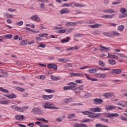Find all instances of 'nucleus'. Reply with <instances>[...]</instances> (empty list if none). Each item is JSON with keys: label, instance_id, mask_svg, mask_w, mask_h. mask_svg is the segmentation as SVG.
<instances>
[{"label": "nucleus", "instance_id": "f257e3e1", "mask_svg": "<svg viewBox=\"0 0 127 127\" xmlns=\"http://www.w3.org/2000/svg\"><path fill=\"white\" fill-rule=\"evenodd\" d=\"M77 85V83L75 82H69L67 84V86H64V91H66L67 90H78V88L76 87V86Z\"/></svg>", "mask_w": 127, "mask_h": 127}, {"label": "nucleus", "instance_id": "f03ea898", "mask_svg": "<svg viewBox=\"0 0 127 127\" xmlns=\"http://www.w3.org/2000/svg\"><path fill=\"white\" fill-rule=\"evenodd\" d=\"M54 104L53 103H52L51 102L46 103L43 105V108L45 109H49L50 110H51L52 109H58V108L57 107H55L54 106Z\"/></svg>", "mask_w": 127, "mask_h": 127}, {"label": "nucleus", "instance_id": "7ed1b4c3", "mask_svg": "<svg viewBox=\"0 0 127 127\" xmlns=\"http://www.w3.org/2000/svg\"><path fill=\"white\" fill-rule=\"evenodd\" d=\"M102 116V114L100 113L94 114L91 112H90L87 117L88 118H91V119H95L96 118H100Z\"/></svg>", "mask_w": 127, "mask_h": 127}, {"label": "nucleus", "instance_id": "20e7f679", "mask_svg": "<svg viewBox=\"0 0 127 127\" xmlns=\"http://www.w3.org/2000/svg\"><path fill=\"white\" fill-rule=\"evenodd\" d=\"M99 47H100L101 48V49H99V51H101V52H102L103 51H105V52H109V51H111V50H110L111 48L104 47V46H103L102 45H100Z\"/></svg>", "mask_w": 127, "mask_h": 127}, {"label": "nucleus", "instance_id": "39448f33", "mask_svg": "<svg viewBox=\"0 0 127 127\" xmlns=\"http://www.w3.org/2000/svg\"><path fill=\"white\" fill-rule=\"evenodd\" d=\"M123 72V70L122 69H115L112 70V71H110L111 74H117V75H119V74H121L122 72Z\"/></svg>", "mask_w": 127, "mask_h": 127}, {"label": "nucleus", "instance_id": "423d86ee", "mask_svg": "<svg viewBox=\"0 0 127 127\" xmlns=\"http://www.w3.org/2000/svg\"><path fill=\"white\" fill-rule=\"evenodd\" d=\"M94 105H101L103 103V100L101 98H95L93 99Z\"/></svg>", "mask_w": 127, "mask_h": 127}, {"label": "nucleus", "instance_id": "0eeeda50", "mask_svg": "<svg viewBox=\"0 0 127 127\" xmlns=\"http://www.w3.org/2000/svg\"><path fill=\"white\" fill-rule=\"evenodd\" d=\"M32 111L34 114H36L37 115H42V111L40 110L38 108H34L32 110Z\"/></svg>", "mask_w": 127, "mask_h": 127}, {"label": "nucleus", "instance_id": "6e6552de", "mask_svg": "<svg viewBox=\"0 0 127 127\" xmlns=\"http://www.w3.org/2000/svg\"><path fill=\"white\" fill-rule=\"evenodd\" d=\"M48 68L49 69H51V68H53L54 70H57V65L54 64H50L47 65Z\"/></svg>", "mask_w": 127, "mask_h": 127}, {"label": "nucleus", "instance_id": "1a4fd4ad", "mask_svg": "<svg viewBox=\"0 0 127 127\" xmlns=\"http://www.w3.org/2000/svg\"><path fill=\"white\" fill-rule=\"evenodd\" d=\"M113 36H120V33L116 31H112L110 32L109 37H113Z\"/></svg>", "mask_w": 127, "mask_h": 127}, {"label": "nucleus", "instance_id": "9d476101", "mask_svg": "<svg viewBox=\"0 0 127 127\" xmlns=\"http://www.w3.org/2000/svg\"><path fill=\"white\" fill-rule=\"evenodd\" d=\"M32 20H34V21H36L37 22H39L40 21V18L37 15H34L31 16V17Z\"/></svg>", "mask_w": 127, "mask_h": 127}, {"label": "nucleus", "instance_id": "9b49d317", "mask_svg": "<svg viewBox=\"0 0 127 127\" xmlns=\"http://www.w3.org/2000/svg\"><path fill=\"white\" fill-rule=\"evenodd\" d=\"M106 115V117L107 118H113V117H119V114L118 113H108L107 114V113L105 114Z\"/></svg>", "mask_w": 127, "mask_h": 127}, {"label": "nucleus", "instance_id": "f8f14e48", "mask_svg": "<svg viewBox=\"0 0 127 127\" xmlns=\"http://www.w3.org/2000/svg\"><path fill=\"white\" fill-rule=\"evenodd\" d=\"M4 97H6V98H8L9 99H15L16 98V95L14 94H4Z\"/></svg>", "mask_w": 127, "mask_h": 127}, {"label": "nucleus", "instance_id": "ddd939ff", "mask_svg": "<svg viewBox=\"0 0 127 127\" xmlns=\"http://www.w3.org/2000/svg\"><path fill=\"white\" fill-rule=\"evenodd\" d=\"M115 109H117V107L113 105H109L106 106V110H107V111H112V110Z\"/></svg>", "mask_w": 127, "mask_h": 127}, {"label": "nucleus", "instance_id": "4468645a", "mask_svg": "<svg viewBox=\"0 0 127 127\" xmlns=\"http://www.w3.org/2000/svg\"><path fill=\"white\" fill-rule=\"evenodd\" d=\"M70 10L67 8H63L60 11L61 14H64V13H69Z\"/></svg>", "mask_w": 127, "mask_h": 127}, {"label": "nucleus", "instance_id": "2eb2a0df", "mask_svg": "<svg viewBox=\"0 0 127 127\" xmlns=\"http://www.w3.org/2000/svg\"><path fill=\"white\" fill-rule=\"evenodd\" d=\"M42 98L44 99V100H50V99H52V98H53V95H42Z\"/></svg>", "mask_w": 127, "mask_h": 127}, {"label": "nucleus", "instance_id": "dca6fc26", "mask_svg": "<svg viewBox=\"0 0 127 127\" xmlns=\"http://www.w3.org/2000/svg\"><path fill=\"white\" fill-rule=\"evenodd\" d=\"M108 58H113V59H119V57L115 55H112L111 54H108Z\"/></svg>", "mask_w": 127, "mask_h": 127}, {"label": "nucleus", "instance_id": "f3484780", "mask_svg": "<svg viewBox=\"0 0 127 127\" xmlns=\"http://www.w3.org/2000/svg\"><path fill=\"white\" fill-rule=\"evenodd\" d=\"M76 24H77L76 22H67L65 25L66 26H74Z\"/></svg>", "mask_w": 127, "mask_h": 127}, {"label": "nucleus", "instance_id": "a211bd4d", "mask_svg": "<svg viewBox=\"0 0 127 127\" xmlns=\"http://www.w3.org/2000/svg\"><path fill=\"white\" fill-rule=\"evenodd\" d=\"M114 16H115V14H113L112 15H104L103 16H102V17L103 18H113V17H114Z\"/></svg>", "mask_w": 127, "mask_h": 127}, {"label": "nucleus", "instance_id": "6ab92c4d", "mask_svg": "<svg viewBox=\"0 0 127 127\" xmlns=\"http://www.w3.org/2000/svg\"><path fill=\"white\" fill-rule=\"evenodd\" d=\"M24 116L23 115H16L15 119L18 121H21V120H23L24 119Z\"/></svg>", "mask_w": 127, "mask_h": 127}, {"label": "nucleus", "instance_id": "aec40b11", "mask_svg": "<svg viewBox=\"0 0 127 127\" xmlns=\"http://www.w3.org/2000/svg\"><path fill=\"white\" fill-rule=\"evenodd\" d=\"M96 76L98 78H106V77H107V74L105 73H97L96 74Z\"/></svg>", "mask_w": 127, "mask_h": 127}, {"label": "nucleus", "instance_id": "412c9836", "mask_svg": "<svg viewBox=\"0 0 127 127\" xmlns=\"http://www.w3.org/2000/svg\"><path fill=\"white\" fill-rule=\"evenodd\" d=\"M73 101V98H66L64 100V102L65 104H68V103H70Z\"/></svg>", "mask_w": 127, "mask_h": 127}, {"label": "nucleus", "instance_id": "4be33fe9", "mask_svg": "<svg viewBox=\"0 0 127 127\" xmlns=\"http://www.w3.org/2000/svg\"><path fill=\"white\" fill-rule=\"evenodd\" d=\"M92 110L91 111H92V112H94V113H97L98 112V113H100L101 112V108L99 107H96L94 108H91Z\"/></svg>", "mask_w": 127, "mask_h": 127}, {"label": "nucleus", "instance_id": "5701e85b", "mask_svg": "<svg viewBox=\"0 0 127 127\" xmlns=\"http://www.w3.org/2000/svg\"><path fill=\"white\" fill-rule=\"evenodd\" d=\"M74 5L76 7H83L85 6V5H84L83 4H80L78 2L74 3Z\"/></svg>", "mask_w": 127, "mask_h": 127}, {"label": "nucleus", "instance_id": "b1692460", "mask_svg": "<svg viewBox=\"0 0 127 127\" xmlns=\"http://www.w3.org/2000/svg\"><path fill=\"white\" fill-rule=\"evenodd\" d=\"M51 79H52L53 81H58V80H60V77L58 76H55L54 75H51Z\"/></svg>", "mask_w": 127, "mask_h": 127}, {"label": "nucleus", "instance_id": "393cba45", "mask_svg": "<svg viewBox=\"0 0 127 127\" xmlns=\"http://www.w3.org/2000/svg\"><path fill=\"white\" fill-rule=\"evenodd\" d=\"M69 40H70V37H66V39H62L61 40V42H62V43H66L69 42Z\"/></svg>", "mask_w": 127, "mask_h": 127}, {"label": "nucleus", "instance_id": "a878e982", "mask_svg": "<svg viewBox=\"0 0 127 127\" xmlns=\"http://www.w3.org/2000/svg\"><path fill=\"white\" fill-rule=\"evenodd\" d=\"M109 64L111 65H116L117 62L115 61V60H113L112 59L108 60Z\"/></svg>", "mask_w": 127, "mask_h": 127}, {"label": "nucleus", "instance_id": "bb28decb", "mask_svg": "<svg viewBox=\"0 0 127 127\" xmlns=\"http://www.w3.org/2000/svg\"><path fill=\"white\" fill-rule=\"evenodd\" d=\"M105 97L106 98H111V97H113V93L111 92L105 93Z\"/></svg>", "mask_w": 127, "mask_h": 127}, {"label": "nucleus", "instance_id": "cd10ccee", "mask_svg": "<svg viewBox=\"0 0 127 127\" xmlns=\"http://www.w3.org/2000/svg\"><path fill=\"white\" fill-rule=\"evenodd\" d=\"M124 29H125V26L122 25L118 26L117 30H118L119 31H123V30Z\"/></svg>", "mask_w": 127, "mask_h": 127}, {"label": "nucleus", "instance_id": "c85d7f7f", "mask_svg": "<svg viewBox=\"0 0 127 127\" xmlns=\"http://www.w3.org/2000/svg\"><path fill=\"white\" fill-rule=\"evenodd\" d=\"M0 91L1 92H3V93H6V94L9 93V91H8V90L4 89L2 87H0Z\"/></svg>", "mask_w": 127, "mask_h": 127}, {"label": "nucleus", "instance_id": "c756f323", "mask_svg": "<svg viewBox=\"0 0 127 127\" xmlns=\"http://www.w3.org/2000/svg\"><path fill=\"white\" fill-rule=\"evenodd\" d=\"M99 64L100 66H102V67H106V64H105V63H104V62H103V61L100 60L99 61Z\"/></svg>", "mask_w": 127, "mask_h": 127}, {"label": "nucleus", "instance_id": "7c9ffc66", "mask_svg": "<svg viewBox=\"0 0 127 127\" xmlns=\"http://www.w3.org/2000/svg\"><path fill=\"white\" fill-rule=\"evenodd\" d=\"M27 44V40H24L21 41L20 45H26Z\"/></svg>", "mask_w": 127, "mask_h": 127}, {"label": "nucleus", "instance_id": "2f4dec72", "mask_svg": "<svg viewBox=\"0 0 127 127\" xmlns=\"http://www.w3.org/2000/svg\"><path fill=\"white\" fill-rule=\"evenodd\" d=\"M120 12L122 13H125V12H127V9L126 8L121 7L120 9Z\"/></svg>", "mask_w": 127, "mask_h": 127}, {"label": "nucleus", "instance_id": "473e14b6", "mask_svg": "<svg viewBox=\"0 0 127 127\" xmlns=\"http://www.w3.org/2000/svg\"><path fill=\"white\" fill-rule=\"evenodd\" d=\"M89 73H96V72H97V69L91 68L89 69Z\"/></svg>", "mask_w": 127, "mask_h": 127}, {"label": "nucleus", "instance_id": "72a5a7b5", "mask_svg": "<svg viewBox=\"0 0 127 127\" xmlns=\"http://www.w3.org/2000/svg\"><path fill=\"white\" fill-rule=\"evenodd\" d=\"M39 37H47V36H48V34L47 33L39 34Z\"/></svg>", "mask_w": 127, "mask_h": 127}, {"label": "nucleus", "instance_id": "f704fd0d", "mask_svg": "<svg viewBox=\"0 0 127 127\" xmlns=\"http://www.w3.org/2000/svg\"><path fill=\"white\" fill-rule=\"evenodd\" d=\"M99 70H101L102 71H106V70H111V68H106V67H104V68H102V67H99Z\"/></svg>", "mask_w": 127, "mask_h": 127}, {"label": "nucleus", "instance_id": "c9c22d12", "mask_svg": "<svg viewBox=\"0 0 127 127\" xmlns=\"http://www.w3.org/2000/svg\"><path fill=\"white\" fill-rule=\"evenodd\" d=\"M38 48L41 47V48H45L46 47V44L41 43L39 44V45L38 46Z\"/></svg>", "mask_w": 127, "mask_h": 127}, {"label": "nucleus", "instance_id": "e433bc0d", "mask_svg": "<svg viewBox=\"0 0 127 127\" xmlns=\"http://www.w3.org/2000/svg\"><path fill=\"white\" fill-rule=\"evenodd\" d=\"M64 66L65 68H69V67H73V64H66Z\"/></svg>", "mask_w": 127, "mask_h": 127}, {"label": "nucleus", "instance_id": "4c0bfd02", "mask_svg": "<svg viewBox=\"0 0 127 127\" xmlns=\"http://www.w3.org/2000/svg\"><path fill=\"white\" fill-rule=\"evenodd\" d=\"M16 90H17V91H20V92H24V91H25V89L19 87H16Z\"/></svg>", "mask_w": 127, "mask_h": 127}, {"label": "nucleus", "instance_id": "58836bf2", "mask_svg": "<svg viewBox=\"0 0 127 127\" xmlns=\"http://www.w3.org/2000/svg\"><path fill=\"white\" fill-rule=\"evenodd\" d=\"M5 36L7 39H11L12 38V35L11 34H7Z\"/></svg>", "mask_w": 127, "mask_h": 127}, {"label": "nucleus", "instance_id": "ea45409f", "mask_svg": "<svg viewBox=\"0 0 127 127\" xmlns=\"http://www.w3.org/2000/svg\"><path fill=\"white\" fill-rule=\"evenodd\" d=\"M68 116L67 117V119H72L73 117H75V114H68Z\"/></svg>", "mask_w": 127, "mask_h": 127}, {"label": "nucleus", "instance_id": "a19ab883", "mask_svg": "<svg viewBox=\"0 0 127 127\" xmlns=\"http://www.w3.org/2000/svg\"><path fill=\"white\" fill-rule=\"evenodd\" d=\"M117 55L120 56V57H122V58H127V56H125L123 54L117 53Z\"/></svg>", "mask_w": 127, "mask_h": 127}, {"label": "nucleus", "instance_id": "79ce46f5", "mask_svg": "<svg viewBox=\"0 0 127 127\" xmlns=\"http://www.w3.org/2000/svg\"><path fill=\"white\" fill-rule=\"evenodd\" d=\"M40 8H41V9H45V4L43 3H41L40 4Z\"/></svg>", "mask_w": 127, "mask_h": 127}, {"label": "nucleus", "instance_id": "37998d69", "mask_svg": "<svg viewBox=\"0 0 127 127\" xmlns=\"http://www.w3.org/2000/svg\"><path fill=\"white\" fill-rule=\"evenodd\" d=\"M45 92H47V93H55V91L52 89H46Z\"/></svg>", "mask_w": 127, "mask_h": 127}, {"label": "nucleus", "instance_id": "c03bdc74", "mask_svg": "<svg viewBox=\"0 0 127 127\" xmlns=\"http://www.w3.org/2000/svg\"><path fill=\"white\" fill-rule=\"evenodd\" d=\"M127 17V15H126V13H123L122 14H121L119 15L120 18H123V17Z\"/></svg>", "mask_w": 127, "mask_h": 127}, {"label": "nucleus", "instance_id": "a18cd8bd", "mask_svg": "<svg viewBox=\"0 0 127 127\" xmlns=\"http://www.w3.org/2000/svg\"><path fill=\"white\" fill-rule=\"evenodd\" d=\"M70 6V4L69 3H64L62 5V7H69Z\"/></svg>", "mask_w": 127, "mask_h": 127}, {"label": "nucleus", "instance_id": "49530a36", "mask_svg": "<svg viewBox=\"0 0 127 127\" xmlns=\"http://www.w3.org/2000/svg\"><path fill=\"white\" fill-rule=\"evenodd\" d=\"M90 121H92V122H93V120L91 119H84L82 120V123H89Z\"/></svg>", "mask_w": 127, "mask_h": 127}, {"label": "nucleus", "instance_id": "de8ad7c7", "mask_svg": "<svg viewBox=\"0 0 127 127\" xmlns=\"http://www.w3.org/2000/svg\"><path fill=\"white\" fill-rule=\"evenodd\" d=\"M16 111H17L18 112H23V109H22V108L21 107H18Z\"/></svg>", "mask_w": 127, "mask_h": 127}, {"label": "nucleus", "instance_id": "09e8293b", "mask_svg": "<svg viewBox=\"0 0 127 127\" xmlns=\"http://www.w3.org/2000/svg\"><path fill=\"white\" fill-rule=\"evenodd\" d=\"M6 16L7 17V18H12V15L9 14V13H6Z\"/></svg>", "mask_w": 127, "mask_h": 127}, {"label": "nucleus", "instance_id": "8fccbe9b", "mask_svg": "<svg viewBox=\"0 0 127 127\" xmlns=\"http://www.w3.org/2000/svg\"><path fill=\"white\" fill-rule=\"evenodd\" d=\"M16 24V25H18L19 26H20L23 24V21H19L18 23H17Z\"/></svg>", "mask_w": 127, "mask_h": 127}, {"label": "nucleus", "instance_id": "3c124183", "mask_svg": "<svg viewBox=\"0 0 127 127\" xmlns=\"http://www.w3.org/2000/svg\"><path fill=\"white\" fill-rule=\"evenodd\" d=\"M65 32H67V33H70V32H71V31H72V30H73V29L71 28V29H65Z\"/></svg>", "mask_w": 127, "mask_h": 127}, {"label": "nucleus", "instance_id": "603ef678", "mask_svg": "<svg viewBox=\"0 0 127 127\" xmlns=\"http://www.w3.org/2000/svg\"><path fill=\"white\" fill-rule=\"evenodd\" d=\"M65 32H66L65 29L59 30V33H65Z\"/></svg>", "mask_w": 127, "mask_h": 127}, {"label": "nucleus", "instance_id": "864d4df0", "mask_svg": "<svg viewBox=\"0 0 127 127\" xmlns=\"http://www.w3.org/2000/svg\"><path fill=\"white\" fill-rule=\"evenodd\" d=\"M4 105H7V104H9L10 101L8 100H4Z\"/></svg>", "mask_w": 127, "mask_h": 127}, {"label": "nucleus", "instance_id": "5fc2aeb1", "mask_svg": "<svg viewBox=\"0 0 127 127\" xmlns=\"http://www.w3.org/2000/svg\"><path fill=\"white\" fill-rule=\"evenodd\" d=\"M90 113V111H84V112H82V114H83V115H89V114Z\"/></svg>", "mask_w": 127, "mask_h": 127}, {"label": "nucleus", "instance_id": "6e6d98bb", "mask_svg": "<svg viewBox=\"0 0 127 127\" xmlns=\"http://www.w3.org/2000/svg\"><path fill=\"white\" fill-rule=\"evenodd\" d=\"M77 89H79L80 91L84 90V88L83 87V85H80L78 87H77Z\"/></svg>", "mask_w": 127, "mask_h": 127}, {"label": "nucleus", "instance_id": "4d7b16f0", "mask_svg": "<svg viewBox=\"0 0 127 127\" xmlns=\"http://www.w3.org/2000/svg\"><path fill=\"white\" fill-rule=\"evenodd\" d=\"M120 119H121L122 121H125V122H127V119L124 117H121Z\"/></svg>", "mask_w": 127, "mask_h": 127}, {"label": "nucleus", "instance_id": "13d9d810", "mask_svg": "<svg viewBox=\"0 0 127 127\" xmlns=\"http://www.w3.org/2000/svg\"><path fill=\"white\" fill-rule=\"evenodd\" d=\"M12 109L14 111H17L18 107H15V105H12L11 106Z\"/></svg>", "mask_w": 127, "mask_h": 127}, {"label": "nucleus", "instance_id": "bf43d9fd", "mask_svg": "<svg viewBox=\"0 0 127 127\" xmlns=\"http://www.w3.org/2000/svg\"><path fill=\"white\" fill-rule=\"evenodd\" d=\"M63 28V27H62L55 26V27H54V29H55V30L62 29Z\"/></svg>", "mask_w": 127, "mask_h": 127}, {"label": "nucleus", "instance_id": "052dcab7", "mask_svg": "<svg viewBox=\"0 0 127 127\" xmlns=\"http://www.w3.org/2000/svg\"><path fill=\"white\" fill-rule=\"evenodd\" d=\"M74 127H81V124H79L78 123H75L74 124Z\"/></svg>", "mask_w": 127, "mask_h": 127}, {"label": "nucleus", "instance_id": "680f3d73", "mask_svg": "<svg viewBox=\"0 0 127 127\" xmlns=\"http://www.w3.org/2000/svg\"><path fill=\"white\" fill-rule=\"evenodd\" d=\"M74 49V47H70L66 49V51H70V50H73Z\"/></svg>", "mask_w": 127, "mask_h": 127}, {"label": "nucleus", "instance_id": "e2e57ef3", "mask_svg": "<svg viewBox=\"0 0 127 127\" xmlns=\"http://www.w3.org/2000/svg\"><path fill=\"white\" fill-rule=\"evenodd\" d=\"M39 126L40 127H49V125H43V124L40 125H39Z\"/></svg>", "mask_w": 127, "mask_h": 127}, {"label": "nucleus", "instance_id": "0e129e2a", "mask_svg": "<svg viewBox=\"0 0 127 127\" xmlns=\"http://www.w3.org/2000/svg\"><path fill=\"white\" fill-rule=\"evenodd\" d=\"M74 76H84L83 73H74Z\"/></svg>", "mask_w": 127, "mask_h": 127}, {"label": "nucleus", "instance_id": "69168bd1", "mask_svg": "<svg viewBox=\"0 0 127 127\" xmlns=\"http://www.w3.org/2000/svg\"><path fill=\"white\" fill-rule=\"evenodd\" d=\"M109 2V1L108 0H104V4H108Z\"/></svg>", "mask_w": 127, "mask_h": 127}, {"label": "nucleus", "instance_id": "338daca9", "mask_svg": "<svg viewBox=\"0 0 127 127\" xmlns=\"http://www.w3.org/2000/svg\"><path fill=\"white\" fill-rule=\"evenodd\" d=\"M95 127H102V124H97L95 125Z\"/></svg>", "mask_w": 127, "mask_h": 127}, {"label": "nucleus", "instance_id": "774afa93", "mask_svg": "<svg viewBox=\"0 0 127 127\" xmlns=\"http://www.w3.org/2000/svg\"><path fill=\"white\" fill-rule=\"evenodd\" d=\"M80 127H88L85 124H80Z\"/></svg>", "mask_w": 127, "mask_h": 127}]
</instances>
